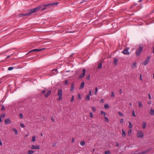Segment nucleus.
<instances>
[{"instance_id": "1", "label": "nucleus", "mask_w": 154, "mask_h": 154, "mask_svg": "<svg viewBox=\"0 0 154 154\" xmlns=\"http://www.w3.org/2000/svg\"><path fill=\"white\" fill-rule=\"evenodd\" d=\"M58 4V2H54L45 5L43 6L42 7V6H39L34 8L32 9L29 10L28 13L26 14H20L19 15V17H22L24 16H29L32 14L34 13L39 10L41 11L45 10L46 9L50 8L53 6H56Z\"/></svg>"}, {"instance_id": "2", "label": "nucleus", "mask_w": 154, "mask_h": 154, "mask_svg": "<svg viewBox=\"0 0 154 154\" xmlns=\"http://www.w3.org/2000/svg\"><path fill=\"white\" fill-rule=\"evenodd\" d=\"M143 47L142 46H140L136 51L135 53L137 56H139L141 54L143 50Z\"/></svg>"}, {"instance_id": "3", "label": "nucleus", "mask_w": 154, "mask_h": 154, "mask_svg": "<svg viewBox=\"0 0 154 154\" xmlns=\"http://www.w3.org/2000/svg\"><path fill=\"white\" fill-rule=\"evenodd\" d=\"M57 95L59 96L58 100L59 101L61 100L62 98V89H60L58 90Z\"/></svg>"}, {"instance_id": "4", "label": "nucleus", "mask_w": 154, "mask_h": 154, "mask_svg": "<svg viewBox=\"0 0 154 154\" xmlns=\"http://www.w3.org/2000/svg\"><path fill=\"white\" fill-rule=\"evenodd\" d=\"M150 59V56H148L145 60L142 63V65H146L149 62V60Z\"/></svg>"}, {"instance_id": "5", "label": "nucleus", "mask_w": 154, "mask_h": 154, "mask_svg": "<svg viewBox=\"0 0 154 154\" xmlns=\"http://www.w3.org/2000/svg\"><path fill=\"white\" fill-rule=\"evenodd\" d=\"M45 49V48H42V49H33V50H32L29 51V52L28 53V54H29V53H31V52H39V51H42V50H44V49Z\"/></svg>"}, {"instance_id": "6", "label": "nucleus", "mask_w": 154, "mask_h": 154, "mask_svg": "<svg viewBox=\"0 0 154 154\" xmlns=\"http://www.w3.org/2000/svg\"><path fill=\"white\" fill-rule=\"evenodd\" d=\"M86 72V70L85 69H83L82 73L79 75V78L80 79H82L84 77L85 75V73Z\"/></svg>"}, {"instance_id": "7", "label": "nucleus", "mask_w": 154, "mask_h": 154, "mask_svg": "<svg viewBox=\"0 0 154 154\" xmlns=\"http://www.w3.org/2000/svg\"><path fill=\"white\" fill-rule=\"evenodd\" d=\"M137 137H143V134L141 131H137Z\"/></svg>"}, {"instance_id": "8", "label": "nucleus", "mask_w": 154, "mask_h": 154, "mask_svg": "<svg viewBox=\"0 0 154 154\" xmlns=\"http://www.w3.org/2000/svg\"><path fill=\"white\" fill-rule=\"evenodd\" d=\"M40 148L39 146L38 145H32L31 147V149H39Z\"/></svg>"}, {"instance_id": "9", "label": "nucleus", "mask_w": 154, "mask_h": 154, "mask_svg": "<svg viewBox=\"0 0 154 154\" xmlns=\"http://www.w3.org/2000/svg\"><path fill=\"white\" fill-rule=\"evenodd\" d=\"M122 53L128 55L129 54V52L128 50L127 49H125L122 51Z\"/></svg>"}, {"instance_id": "10", "label": "nucleus", "mask_w": 154, "mask_h": 154, "mask_svg": "<svg viewBox=\"0 0 154 154\" xmlns=\"http://www.w3.org/2000/svg\"><path fill=\"white\" fill-rule=\"evenodd\" d=\"M51 91L49 90L48 91L46 94H45L44 96L45 97H48L50 94L51 93Z\"/></svg>"}, {"instance_id": "11", "label": "nucleus", "mask_w": 154, "mask_h": 154, "mask_svg": "<svg viewBox=\"0 0 154 154\" xmlns=\"http://www.w3.org/2000/svg\"><path fill=\"white\" fill-rule=\"evenodd\" d=\"M5 124H10L11 122L10 119H5Z\"/></svg>"}, {"instance_id": "12", "label": "nucleus", "mask_w": 154, "mask_h": 154, "mask_svg": "<svg viewBox=\"0 0 154 154\" xmlns=\"http://www.w3.org/2000/svg\"><path fill=\"white\" fill-rule=\"evenodd\" d=\"M137 64L136 63L134 62L133 63L131 64V67L132 69H134L135 68Z\"/></svg>"}, {"instance_id": "13", "label": "nucleus", "mask_w": 154, "mask_h": 154, "mask_svg": "<svg viewBox=\"0 0 154 154\" xmlns=\"http://www.w3.org/2000/svg\"><path fill=\"white\" fill-rule=\"evenodd\" d=\"M74 85L73 83H72L71 84V88H70V91L71 92H72L74 90Z\"/></svg>"}, {"instance_id": "14", "label": "nucleus", "mask_w": 154, "mask_h": 154, "mask_svg": "<svg viewBox=\"0 0 154 154\" xmlns=\"http://www.w3.org/2000/svg\"><path fill=\"white\" fill-rule=\"evenodd\" d=\"M85 84V82H82L81 84L80 87L79 88L80 89H83L84 88V85Z\"/></svg>"}, {"instance_id": "15", "label": "nucleus", "mask_w": 154, "mask_h": 154, "mask_svg": "<svg viewBox=\"0 0 154 154\" xmlns=\"http://www.w3.org/2000/svg\"><path fill=\"white\" fill-rule=\"evenodd\" d=\"M102 63L101 62H99L98 64V69H101L102 67Z\"/></svg>"}, {"instance_id": "16", "label": "nucleus", "mask_w": 154, "mask_h": 154, "mask_svg": "<svg viewBox=\"0 0 154 154\" xmlns=\"http://www.w3.org/2000/svg\"><path fill=\"white\" fill-rule=\"evenodd\" d=\"M118 61V59H117L116 58H114V60L113 62V63L115 65H117V62Z\"/></svg>"}, {"instance_id": "17", "label": "nucleus", "mask_w": 154, "mask_h": 154, "mask_svg": "<svg viewBox=\"0 0 154 154\" xmlns=\"http://www.w3.org/2000/svg\"><path fill=\"white\" fill-rule=\"evenodd\" d=\"M146 122H144L143 123V127L142 128L143 129H145L146 128Z\"/></svg>"}, {"instance_id": "18", "label": "nucleus", "mask_w": 154, "mask_h": 154, "mask_svg": "<svg viewBox=\"0 0 154 154\" xmlns=\"http://www.w3.org/2000/svg\"><path fill=\"white\" fill-rule=\"evenodd\" d=\"M122 136L123 137H124L126 136L125 132L124 131L123 129H122Z\"/></svg>"}, {"instance_id": "19", "label": "nucleus", "mask_w": 154, "mask_h": 154, "mask_svg": "<svg viewBox=\"0 0 154 154\" xmlns=\"http://www.w3.org/2000/svg\"><path fill=\"white\" fill-rule=\"evenodd\" d=\"M150 113L152 115H154V109H151L150 111Z\"/></svg>"}, {"instance_id": "20", "label": "nucleus", "mask_w": 154, "mask_h": 154, "mask_svg": "<svg viewBox=\"0 0 154 154\" xmlns=\"http://www.w3.org/2000/svg\"><path fill=\"white\" fill-rule=\"evenodd\" d=\"M57 69H55L52 70V72L54 74V75H56L57 73Z\"/></svg>"}, {"instance_id": "21", "label": "nucleus", "mask_w": 154, "mask_h": 154, "mask_svg": "<svg viewBox=\"0 0 154 154\" xmlns=\"http://www.w3.org/2000/svg\"><path fill=\"white\" fill-rule=\"evenodd\" d=\"M80 145L82 146H84L85 144V142L84 141H82L80 143Z\"/></svg>"}, {"instance_id": "22", "label": "nucleus", "mask_w": 154, "mask_h": 154, "mask_svg": "<svg viewBox=\"0 0 154 154\" xmlns=\"http://www.w3.org/2000/svg\"><path fill=\"white\" fill-rule=\"evenodd\" d=\"M90 98L89 95H87L85 98V100L86 101H88L89 100Z\"/></svg>"}, {"instance_id": "23", "label": "nucleus", "mask_w": 154, "mask_h": 154, "mask_svg": "<svg viewBox=\"0 0 154 154\" xmlns=\"http://www.w3.org/2000/svg\"><path fill=\"white\" fill-rule=\"evenodd\" d=\"M12 130L15 132L16 135H17L18 134V131L15 128H13L12 129Z\"/></svg>"}, {"instance_id": "24", "label": "nucleus", "mask_w": 154, "mask_h": 154, "mask_svg": "<svg viewBox=\"0 0 154 154\" xmlns=\"http://www.w3.org/2000/svg\"><path fill=\"white\" fill-rule=\"evenodd\" d=\"M147 152V151H143L142 152H141L140 153H134L132 154H143L146 153Z\"/></svg>"}, {"instance_id": "25", "label": "nucleus", "mask_w": 154, "mask_h": 154, "mask_svg": "<svg viewBox=\"0 0 154 154\" xmlns=\"http://www.w3.org/2000/svg\"><path fill=\"white\" fill-rule=\"evenodd\" d=\"M128 127L129 128H132V125L130 122H129Z\"/></svg>"}, {"instance_id": "26", "label": "nucleus", "mask_w": 154, "mask_h": 154, "mask_svg": "<svg viewBox=\"0 0 154 154\" xmlns=\"http://www.w3.org/2000/svg\"><path fill=\"white\" fill-rule=\"evenodd\" d=\"M100 113L102 115H103L104 116H105L106 115V113L103 111H101Z\"/></svg>"}, {"instance_id": "27", "label": "nucleus", "mask_w": 154, "mask_h": 154, "mask_svg": "<svg viewBox=\"0 0 154 154\" xmlns=\"http://www.w3.org/2000/svg\"><path fill=\"white\" fill-rule=\"evenodd\" d=\"M36 137L35 136H33L32 137V142H34L35 140Z\"/></svg>"}, {"instance_id": "28", "label": "nucleus", "mask_w": 154, "mask_h": 154, "mask_svg": "<svg viewBox=\"0 0 154 154\" xmlns=\"http://www.w3.org/2000/svg\"><path fill=\"white\" fill-rule=\"evenodd\" d=\"M5 113L2 114L0 116V117H1V118H4L5 117Z\"/></svg>"}, {"instance_id": "29", "label": "nucleus", "mask_w": 154, "mask_h": 154, "mask_svg": "<svg viewBox=\"0 0 154 154\" xmlns=\"http://www.w3.org/2000/svg\"><path fill=\"white\" fill-rule=\"evenodd\" d=\"M34 152L32 150H29L28 152V154H32Z\"/></svg>"}, {"instance_id": "30", "label": "nucleus", "mask_w": 154, "mask_h": 154, "mask_svg": "<svg viewBox=\"0 0 154 154\" xmlns=\"http://www.w3.org/2000/svg\"><path fill=\"white\" fill-rule=\"evenodd\" d=\"M138 105H139V107L141 108L142 107V103L141 102H139V103H138Z\"/></svg>"}, {"instance_id": "31", "label": "nucleus", "mask_w": 154, "mask_h": 154, "mask_svg": "<svg viewBox=\"0 0 154 154\" xmlns=\"http://www.w3.org/2000/svg\"><path fill=\"white\" fill-rule=\"evenodd\" d=\"M104 118L105 119V121L106 122H109V119L108 118L106 117V116H104Z\"/></svg>"}, {"instance_id": "32", "label": "nucleus", "mask_w": 154, "mask_h": 154, "mask_svg": "<svg viewBox=\"0 0 154 154\" xmlns=\"http://www.w3.org/2000/svg\"><path fill=\"white\" fill-rule=\"evenodd\" d=\"M118 114L120 116H124L123 114L121 112H119Z\"/></svg>"}, {"instance_id": "33", "label": "nucleus", "mask_w": 154, "mask_h": 154, "mask_svg": "<svg viewBox=\"0 0 154 154\" xmlns=\"http://www.w3.org/2000/svg\"><path fill=\"white\" fill-rule=\"evenodd\" d=\"M98 91L97 88V87H96L95 88V92H94V94L95 95H96L97 94V92Z\"/></svg>"}, {"instance_id": "34", "label": "nucleus", "mask_w": 154, "mask_h": 154, "mask_svg": "<svg viewBox=\"0 0 154 154\" xmlns=\"http://www.w3.org/2000/svg\"><path fill=\"white\" fill-rule=\"evenodd\" d=\"M104 107L105 109H106L109 107V106L107 104H106L104 105Z\"/></svg>"}, {"instance_id": "35", "label": "nucleus", "mask_w": 154, "mask_h": 154, "mask_svg": "<svg viewBox=\"0 0 154 154\" xmlns=\"http://www.w3.org/2000/svg\"><path fill=\"white\" fill-rule=\"evenodd\" d=\"M19 117L20 118L22 119L23 118V115L22 113H20L19 114Z\"/></svg>"}, {"instance_id": "36", "label": "nucleus", "mask_w": 154, "mask_h": 154, "mask_svg": "<svg viewBox=\"0 0 154 154\" xmlns=\"http://www.w3.org/2000/svg\"><path fill=\"white\" fill-rule=\"evenodd\" d=\"M110 153L109 151H105V154H109Z\"/></svg>"}, {"instance_id": "37", "label": "nucleus", "mask_w": 154, "mask_h": 154, "mask_svg": "<svg viewBox=\"0 0 154 154\" xmlns=\"http://www.w3.org/2000/svg\"><path fill=\"white\" fill-rule=\"evenodd\" d=\"M13 67H10L8 68V70L9 71H11L13 69Z\"/></svg>"}, {"instance_id": "38", "label": "nucleus", "mask_w": 154, "mask_h": 154, "mask_svg": "<svg viewBox=\"0 0 154 154\" xmlns=\"http://www.w3.org/2000/svg\"><path fill=\"white\" fill-rule=\"evenodd\" d=\"M90 75H88L86 76V78L87 80H89L90 79Z\"/></svg>"}, {"instance_id": "39", "label": "nucleus", "mask_w": 154, "mask_h": 154, "mask_svg": "<svg viewBox=\"0 0 154 154\" xmlns=\"http://www.w3.org/2000/svg\"><path fill=\"white\" fill-rule=\"evenodd\" d=\"M20 126L22 128H24L25 127V125L23 123H21L20 124Z\"/></svg>"}, {"instance_id": "40", "label": "nucleus", "mask_w": 154, "mask_h": 154, "mask_svg": "<svg viewBox=\"0 0 154 154\" xmlns=\"http://www.w3.org/2000/svg\"><path fill=\"white\" fill-rule=\"evenodd\" d=\"M74 100V95H72V98H71V101L72 102Z\"/></svg>"}, {"instance_id": "41", "label": "nucleus", "mask_w": 154, "mask_h": 154, "mask_svg": "<svg viewBox=\"0 0 154 154\" xmlns=\"http://www.w3.org/2000/svg\"><path fill=\"white\" fill-rule=\"evenodd\" d=\"M132 131V130L131 129H130L128 131V135H130V134H131Z\"/></svg>"}, {"instance_id": "42", "label": "nucleus", "mask_w": 154, "mask_h": 154, "mask_svg": "<svg viewBox=\"0 0 154 154\" xmlns=\"http://www.w3.org/2000/svg\"><path fill=\"white\" fill-rule=\"evenodd\" d=\"M5 109V108L4 106L3 105L2 106L1 110H4Z\"/></svg>"}, {"instance_id": "43", "label": "nucleus", "mask_w": 154, "mask_h": 154, "mask_svg": "<svg viewBox=\"0 0 154 154\" xmlns=\"http://www.w3.org/2000/svg\"><path fill=\"white\" fill-rule=\"evenodd\" d=\"M90 117L91 118H92L93 117V114L92 112H90Z\"/></svg>"}, {"instance_id": "44", "label": "nucleus", "mask_w": 154, "mask_h": 154, "mask_svg": "<svg viewBox=\"0 0 154 154\" xmlns=\"http://www.w3.org/2000/svg\"><path fill=\"white\" fill-rule=\"evenodd\" d=\"M132 116L134 117H136V116L135 114V112H134V110H133L132 112Z\"/></svg>"}, {"instance_id": "45", "label": "nucleus", "mask_w": 154, "mask_h": 154, "mask_svg": "<svg viewBox=\"0 0 154 154\" xmlns=\"http://www.w3.org/2000/svg\"><path fill=\"white\" fill-rule=\"evenodd\" d=\"M78 98L79 99H81L80 94H78Z\"/></svg>"}, {"instance_id": "46", "label": "nucleus", "mask_w": 154, "mask_h": 154, "mask_svg": "<svg viewBox=\"0 0 154 154\" xmlns=\"http://www.w3.org/2000/svg\"><path fill=\"white\" fill-rule=\"evenodd\" d=\"M120 122L121 123H123L124 122V119H120Z\"/></svg>"}, {"instance_id": "47", "label": "nucleus", "mask_w": 154, "mask_h": 154, "mask_svg": "<svg viewBox=\"0 0 154 154\" xmlns=\"http://www.w3.org/2000/svg\"><path fill=\"white\" fill-rule=\"evenodd\" d=\"M68 84V81L67 80H66L64 81V84L66 85H67Z\"/></svg>"}, {"instance_id": "48", "label": "nucleus", "mask_w": 154, "mask_h": 154, "mask_svg": "<svg viewBox=\"0 0 154 154\" xmlns=\"http://www.w3.org/2000/svg\"><path fill=\"white\" fill-rule=\"evenodd\" d=\"M92 110L94 112H95L96 111V109L94 106L92 107Z\"/></svg>"}, {"instance_id": "49", "label": "nucleus", "mask_w": 154, "mask_h": 154, "mask_svg": "<svg viewBox=\"0 0 154 154\" xmlns=\"http://www.w3.org/2000/svg\"><path fill=\"white\" fill-rule=\"evenodd\" d=\"M148 96H149V99L150 100H151V97L150 94H148Z\"/></svg>"}, {"instance_id": "50", "label": "nucleus", "mask_w": 154, "mask_h": 154, "mask_svg": "<svg viewBox=\"0 0 154 154\" xmlns=\"http://www.w3.org/2000/svg\"><path fill=\"white\" fill-rule=\"evenodd\" d=\"M140 80L142 81V75L141 74L140 75Z\"/></svg>"}, {"instance_id": "51", "label": "nucleus", "mask_w": 154, "mask_h": 154, "mask_svg": "<svg viewBox=\"0 0 154 154\" xmlns=\"http://www.w3.org/2000/svg\"><path fill=\"white\" fill-rule=\"evenodd\" d=\"M111 96L112 97H114V94L113 92L112 91V92Z\"/></svg>"}, {"instance_id": "52", "label": "nucleus", "mask_w": 154, "mask_h": 154, "mask_svg": "<svg viewBox=\"0 0 154 154\" xmlns=\"http://www.w3.org/2000/svg\"><path fill=\"white\" fill-rule=\"evenodd\" d=\"M91 90H90L89 92V94L88 95H89V96H90V95H91Z\"/></svg>"}, {"instance_id": "53", "label": "nucleus", "mask_w": 154, "mask_h": 154, "mask_svg": "<svg viewBox=\"0 0 154 154\" xmlns=\"http://www.w3.org/2000/svg\"><path fill=\"white\" fill-rule=\"evenodd\" d=\"M100 102H102V103H103L104 102V100L103 99H100Z\"/></svg>"}, {"instance_id": "54", "label": "nucleus", "mask_w": 154, "mask_h": 154, "mask_svg": "<svg viewBox=\"0 0 154 154\" xmlns=\"http://www.w3.org/2000/svg\"><path fill=\"white\" fill-rule=\"evenodd\" d=\"M46 90H44L43 91H42V94H44L45 92V91H46Z\"/></svg>"}, {"instance_id": "55", "label": "nucleus", "mask_w": 154, "mask_h": 154, "mask_svg": "<svg viewBox=\"0 0 154 154\" xmlns=\"http://www.w3.org/2000/svg\"><path fill=\"white\" fill-rule=\"evenodd\" d=\"M119 143H117V142L116 143V146H119Z\"/></svg>"}, {"instance_id": "56", "label": "nucleus", "mask_w": 154, "mask_h": 154, "mask_svg": "<svg viewBox=\"0 0 154 154\" xmlns=\"http://www.w3.org/2000/svg\"><path fill=\"white\" fill-rule=\"evenodd\" d=\"M119 92L121 94H122V91L121 89H120L119 90Z\"/></svg>"}, {"instance_id": "57", "label": "nucleus", "mask_w": 154, "mask_h": 154, "mask_svg": "<svg viewBox=\"0 0 154 154\" xmlns=\"http://www.w3.org/2000/svg\"><path fill=\"white\" fill-rule=\"evenodd\" d=\"M74 141V138H72V142L73 143Z\"/></svg>"}, {"instance_id": "58", "label": "nucleus", "mask_w": 154, "mask_h": 154, "mask_svg": "<svg viewBox=\"0 0 154 154\" xmlns=\"http://www.w3.org/2000/svg\"><path fill=\"white\" fill-rule=\"evenodd\" d=\"M51 120L52 122H54V119L53 117H52L51 118Z\"/></svg>"}, {"instance_id": "59", "label": "nucleus", "mask_w": 154, "mask_h": 154, "mask_svg": "<svg viewBox=\"0 0 154 154\" xmlns=\"http://www.w3.org/2000/svg\"><path fill=\"white\" fill-rule=\"evenodd\" d=\"M56 143H54L52 145V146H54L56 145Z\"/></svg>"}, {"instance_id": "60", "label": "nucleus", "mask_w": 154, "mask_h": 154, "mask_svg": "<svg viewBox=\"0 0 154 154\" xmlns=\"http://www.w3.org/2000/svg\"><path fill=\"white\" fill-rule=\"evenodd\" d=\"M136 5V4L135 5H132V6H131V8H130V9H131V8H133V7H134V5Z\"/></svg>"}, {"instance_id": "61", "label": "nucleus", "mask_w": 154, "mask_h": 154, "mask_svg": "<svg viewBox=\"0 0 154 154\" xmlns=\"http://www.w3.org/2000/svg\"><path fill=\"white\" fill-rule=\"evenodd\" d=\"M2 143L1 142V140H0V145L1 146H2Z\"/></svg>"}, {"instance_id": "62", "label": "nucleus", "mask_w": 154, "mask_h": 154, "mask_svg": "<svg viewBox=\"0 0 154 154\" xmlns=\"http://www.w3.org/2000/svg\"><path fill=\"white\" fill-rule=\"evenodd\" d=\"M10 55H8L7 57V58H9L10 57Z\"/></svg>"}, {"instance_id": "63", "label": "nucleus", "mask_w": 154, "mask_h": 154, "mask_svg": "<svg viewBox=\"0 0 154 154\" xmlns=\"http://www.w3.org/2000/svg\"><path fill=\"white\" fill-rule=\"evenodd\" d=\"M148 104H151L152 103V102L151 101H149V102H148Z\"/></svg>"}, {"instance_id": "64", "label": "nucleus", "mask_w": 154, "mask_h": 154, "mask_svg": "<svg viewBox=\"0 0 154 154\" xmlns=\"http://www.w3.org/2000/svg\"><path fill=\"white\" fill-rule=\"evenodd\" d=\"M142 0H139L138 1V2H142Z\"/></svg>"}]
</instances>
